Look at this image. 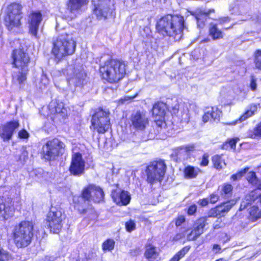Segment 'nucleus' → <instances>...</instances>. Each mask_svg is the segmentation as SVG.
<instances>
[{"label":"nucleus","mask_w":261,"mask_h":261,"mask_svg":"<svg viewBox=\"0 0 261 261\" xmlns=\"http://www.w3.org/2000/svg\"><path fill=\"white\" fill-rule=\"evenodd\" d=\"M184 18L179 15L168 14L162 17L157 22L158 33L164 37H169L175 41L180 39L184 29Z\"/></svg>","instance_id":"1"},{"label":"nucleus","mask_w":261,"mask_h":261,"mask_svg":"<svg viewBox=\"0 0 261 261\" xmlns=\"http://www.w3.org/2000/svg\"><path fill=\"white\" fill-rule=\"evenodd\" d=\"M126 65L121 60L111 59L107 61L99 68L102 79L113 83L122 79L126 73Z\"/></svg>","instance_id":"2"},{"label":"nucleus","mask_w":261,"mask_h":261,"mask_svg":"<svg viewBox=\"0 0 261 261\" xmlns=\"http://www.w3.org/2000/svg\"><path fill=\"white\" fill-rule=\"evenodd\" d=\"M11 57L14 66L21 71L15 72L13 75V82L14 83L21 84L26 80L28 66L30 62L28 55L22 49H16L13 50Z\"/></svg>","instance_id":"3"},{"label":"nucleus","mask_w":261,"mask_h":261,"mask_svg":"<svg viewBox=\"0 0 261 261\" xmlns=\"http://www.w3.org/2000/svg\"><path fill=\"white\" fill-rule=\"evenodd\" d=\"M75 47L76 43L71 35L62 34L53 42L51 52L56 59L60 60L73 54Z\"/></svg>","instance_id":"4"},{"label":"nucleus","mask_w":261,"mask_h":261,"mask_svg":"<svg viewBox=\"0 0 261 261\" xmlns=\"http://www.w3.org/2000/svg\"><path fill=\"white\" fill-rule=\"evenodd\" d=\"M34 224L31 221H23L15 226L13 231L14 242L18 248L28 246L33 237Z\"/></svg>","instance_id":"5"},{"label":"nucleus","mask_w":261,"mask_h":261,"mask_svg":"<svg viewBox=\"0 0 261 261\" xmlns=\"http://www.w3.org/2000/svg\"><path fill=\"white\" fill-rule=\"evenodd\" d=\"M21 6L17 3H12L8 6L5 23L9 31L16 32L21 27Z\"/></svg>","instance_id":"6"},{"label":"nucleus","mask_w":261,"mask_h":261,"mask_svg":"<svg viewBox=\"0 0 261 261\" xmlns=\"http://www.w3.org/2000/svg\"><path fill=\"white\" fill-rule=\"evenodd\" d=\"M64 146L58 139L49 140L42 147V155L46 160H54L63 153Z\"/></svg>","instance_id":"7"},{"label":"nucleus","mask_w":261,"mask_h":261,"mask_svg":"<svg viewBox=\"0 0 261 261\" xmlns=\"http://www.w3.org/2000/svg\"><path fill=\"white\" fill-rule=\"evenodd\" d=\"M166 166L163 161L151 162L146 169L147 180L148 182L153 184L161 181L165 175Z\"/></svg>","instance_id":"8"},{"label":"nucleus","mask_w":261,"mask_h":261,"mask_svg":"<svg viewBox=\"0 0 261 261\" xmlns=\"http://www.w3.org/2000/svg\"><path fill=\"white\" fill-rule=\"evenodd\" d=\"M109 111L99 109L93 115L92 124L94 128L99 133H105L108 131L110 126Z\"/></svg>","instance_id":"9"},{"label":"nucleus","mask_w":261,"mask_h":261,"mask_svg":"<svg viewBox=\"0 0 261 261\" xmlns=\"http://www.w3.org/2000/svg\"><path fill=\"white\" fill-rule=\"evenodd\" d=\"M63 219L61 211L52 207L48 213L46 219V224L50 231L58 233L62 227Z\"/></svg>","instance_id":"10"},{"label":"nucleus","mask_w":261,"mask_h":261,"mask_svg":"<svg viewBox=\"0 0 261 261\" xmlns=\"http://www.w3.org/2000/svg\"><path fill=\"white\" fill-rule=\"evenodd\" d=\"M130 126L138 131L144 130L149 125V118L145 112L137 111L130 117Z\"/></svg>","instance_id":"11"},{"label":"nucleus","mask_w":261,"mask_h":261,"mask_svg":"<svg viewBox=\"0 0 261 261\" xmlns=\"http://www.w3.org/2000/svg\"><path fill=\"white\" fill-rule=\"evenodd\" d=\"M42 21V14L40 11H32L28 16L29 33L37 38V34L40 24Z\"/></svg>","instance_id":"12"},{"label":"nucleus","mask_w":261,"mask_h":261,"mask_svg":"<svg viewBox=\"0 0 261 261\" xmlns=\"http://www.w3.org/2000/svg\"><path fill=\"white\" fill-rule=\"evenodd\" d=\"M85 166V162L82 154L79 152L73 153L69 167L70 173L75 176H80L84 172Z\"/></svg>","instance_id":"13"},{"label":"nucleus","mask_w":261,"mask_h":261,"mask_svg":"<svg viewBox=\"0 0 261 261\" xmlns=\"http://www.w3.org/2000/svg\"><path fill=\"white\" fill-rule=\"evenodd\" d=\"M0 218L7 220L12 217L14 213V207L12 200L10 197H0Z\"/></svg>","instance_id":"14"},{"label":"nucleus","mask_w":261,"mask_h":261,"mask_svg":"<svg viewBox=\"0 0 261 261\" xmlns=\"http://www.w3.org/2000/svg\"><path fill=\"white\" fill-rule=\"evenodd\" d=\"M110 0H99L96 4L94 5L93 13L98 19H106L110 13Z\"/></svg>","instance_id":"15"},{"label":"nucleus","mask_w":261,"mask_h":261,"mask_svg":"<svg viewBox=\"0 0 261 261\" xmlns=\"http://www.w3.org/2000/svg\"><path fill=\"white\" fill-rule=\"evenodd\" d=\"M19 126L18 121L12 120L0 126V137L4 141L10 140L15 130Z\"/></svg>","instance_id":"16"},{"label":"nucleus","mask_w":261,"mask_h":261,"mask_svg":"<svg viewBox=\"0 0 261 261\" xmlns=\"http://www.w3.org/2000/svg\"><path fill=\"white\" fill-rule=\"evenodd\" d=\"M111 196L114 202L119 205H126L130 200L129 193L120 189L113 190Z\"/></svg>","instance_id":"17"},{"label":"nucleus","mask_w":261,"mask_h":261,"mask_svg":"<svg viewBox=\"0 0 261 261\" xmlns=\"http://www.w3.org/2000/svg\"><path fill=\"white\" fill-rule=\"evenodd\" d=\"M166 110V105L163 102H156L153 106L152 114L159 126H161L163 123Z\"/></svg>","instance_id":"18"},{"label":"nucleus","mask_w":261,"mask_h":261,"mask_svg":"<svg viewBox=\"0 0 261 261\" xmlns=\"http://www.w3.org/2000/svg\"><path fill=\"white\" fill-rule=\"evenodd\" d=\"M206 224V219L204 217L197 220L193 226V230L188 234L187 240L188 241L195 240L203 232V228Z\"/></svg>","instance_id":"19"},{"label":"nucleus","mask_w":261,"mask_h":261,"mask_svg":"<svg viewBox=\"0 0 261 261\" xmlns=\"http://www.w3.org/2000/svg\"><path fill=\"white\" fill-rule=\"evenodd\" d=\"M48 107L50 113L53 114H56L63 118L67 115V110L64 107V104L62 102L52 101L49 104Z\"/></svg>","instance_id":"20"},{"label":"nucleus","mask_w":261,"mask_h":261,"mask_svg":"<svg viewBox=\"0 0 261 261\" xmlns=\"http://www.w3.org/2000/svg\"><path fill=\"white\" fill-rule=\"evenodd\" d=\"M86 77V74L83 70L75 69L73 76L68 79L70 84L75 86H81L83 85Z\"/></svg>","instance_id":"21"},{"label":"nucleus","mask_w":261,"mask_h":261,"mask_svg":"<svg viewBox=\"0 0 261 261\" xmlns=\"http://www.w3.org/2000/svg\"><path fill=\"white\" fill-rule=\"evenodd\" d=\"M220 111L217 108H208L202 117V120L204 123L208 121L218 120L220 117Z\"/></svg>","instance_id":"22"},{"label":"nucleus","mask_w":261,"mask_h":261,"mask_svg":"<svg viewBox=\"0 0 261 261\" xmlns=\"http://www.w3.org/2000/svg\"><path fill=\"white\" fill-rule=\"evenodd\" d=\"M258 105L257 104H252L249 107H248L246 112L240 117V118L238 120H236V121H232L230 123H227V124L234 125H236L238 121L241 122L243 121H245L247 118L250 117L252 115L254 114V113L257 110V106Z\"/></svg>","instance_id":"23"},{"label":"nucleus","mask_w":261,"mask_h":261,"mask_svg":"<svg viewBox=\"0 0 261 261\" xmlns=\"http://www.w3.org/2000/svg\"><path fill=\"white\" fill-rule=\"evenodd\" d=\"M236 203V201L235 200H231L217 206L214 210L216 213L215 216H223L225 213H227Z\"/></svg>","instance_id":"24"},{"label":"nucleus","mask_w":261,"mask_h":261,"mask_svg":"<svg viewBox=\"0 0 261 261\" xmlns=\"http://www.w3.org/2000/svg\"><path fill=\"white\" fill-rule=\"evenodd\" d=\"M259 189L257 188L255 190L252 191L248 193L245 197L246 202L243 201L241 204V208H245L247 205L251 204V202L259 200L261 193L259 192Z\"/></svg>","instance_id":"25"},{"label":"nucleus","mask_w":261,"mask_h":261,"mask_svg":"<svg viewBox=\"0 0 261 261\" xmlns=\"http://www.w3.org/2000/svg\"><path fill=\"white\" fill-rule=\"evenodd\" d=\"M159 255V251L156 247L151 244L146 246L144 256L149 261H156Z\"/></svg>","instance_id":"26"},{"label":"nucleus","mask_w":261,"mask_h":261,"mask_svg":"<svg viewBox=\"0 0 261 261\" xmlns=\"http://www.w3.org/2000/svg\"><path fill=\"white\" fill-rule=\"evenodd\" d=\"M87 3V0H68L67 8L71 12H74L80 10Z\"/></svg>","instance_id":"27"},{"label":"nucleus","mask_w":261,"mask_h":261,"mask_svg":"<svg viewBox=\"0 0 261 261\" xmlns=\"http://www.w3.org/2000/svg\"><path fill=\"white\" fill-rule=\"evenodd\" d=\"M232 189L233 187L230 184H224L219 187L218 191L222 198L227 199L231 196Z\"/></svg>","instance_id":"28"},{"label":"nucleus","mask_w":261,"mask_h":261,"mask_svg":"<svg viewBox=\"0 0 261 261\" xmlns=\"http://www.w3.org/2000/svg\"><path fill=\"white\" fill-rule=\"evenodd\" d=\"M194 148L193 145L181 146L177 148L176 153L178 158L185 159L188 158L190 152L194 150Z\"/></svg>","instance_id":"29"},{"label":"nucleus","mask_w":261,"mask_h":261,"mask_svg":"<svg viewBox=\"0 0 261 261\" xmlns=\"http://www.w3.org/2000/svg\"><path fill=\"white\" fill-rule=\"evenodd\" d=\"M214 10H210L208 11L197 12L195 15V18L197 20V26L199 28H202L204 25V21L206 20L208 15L211 12H213Z\"/></svg>","instance_id":"30"},{"label":"nucleus","mask_w":261,"mask_h":261,"mask_svg":"<svg viewBox=\"0 0 261 261\" xmlns=\"http://www.w3.org/2000/svg\"><path fill=\"white\" fill-rule=\"evenodd\" d=\"M90 188H91L92 192L93 200L95 202H99L102 201L104 197V193L100 187L94 185H93V187H91Z\"/></svg>","instance_id":"31"},{"label":"nucleus","mask_w":261,"mask_h":261,"mask_svg":"<svg viewBox=\"0 0 261 261\" xmlns=\"http://www.w3.org/2000/svg\"><path fill=\"white\" fill-rule=\"evenodd\" d=\"M210 36L214 40L219 39L223 38L222 32L217 28L216 24L211 23L209 28Z\"/></svg>","instance_id":"32"},{"label":"nucleus","mask_w":261,"mask_h":261,"mask_svg":"<svg viewBox=\"0 0 261 261\" xmlns=\"http://www.w3.org/2000/svg\"><path fill=\"white\" fill-rule=\"evenodd\" d=\"M200 170L197 168H194L189 166L184 170L185 176L187 178H194L196 177Z\"/></svg>","instance_id":"33"},{"label":"nucleus","mask_w":261,"mask_h":261,"mask_svg":"<svg viewBox=\"0 0 261 261\" xmlns=\"http://www.w3.org/2000/svg\"><path fill=\"white\" fill-rule=\"evenodd\" d=\"M247 180L252 185L257 187V188H261L260 181L257 178L255 173L254 172H250L247 175Z\"/></svg>","instance_id":"34"},{"label":"nucleus","mask_w":261,"mask_h":261,"mask_svg":"<svg viewBox=\"0 0 261 261\" xmlns=\"http://www.w3.org/2000/svg\"><path fill=\"white\" fill-rule=\"evenodd\" d=\"M212 162L215 168L217 169H221L226 166L224 161L221 156L218 155H216L213 157Z\"/></svg>","instance_id":"35"},{"label":"nucleus","mask_w":261,"mask_h":261,"mask_svg":"<svg viewBox=\"0 0 261 261\" xmlns=\"http://www.w3.org/2000/svg\"><path fill=\"white\" fill-rule=\"evenodd\" d=\"M190 248V246H185L179 251H178L171 259L170 261H179L189 251Z\"/></svg>","instance_id":"36"},{"label":"nucleus","mask_w":261,"mask_h":261,"mask_svg":"<svg viewBox=\"0 0 261 261\" xmlns=\"http://www.w3.org/2000/svg\"><path fill=\"white\" fill-rule=\"evenodd\" d=\"M249 213L252 221H255L261 218V210H259L258 207L257 206H252L250 208Z\"/></svg>","instance_id":"37"},{"label":"nucleus","mask_w":261,"mask_h":261,"mask_svg":"<svg viewBox=\"0 0 261 261\" xmlns=\"http://www.w3.org/2000/svg\"><path fill=\"white\" fill-rule=\"evenodd\" d=\"M49 85V80L46 75L42 74L39 81L37 84V86L41 90H44Z\"/></svg>","instance_id":"38"},{"label":"nucleus","mask_w":261,"mask_h":261,"mask_svg":"<svg viewBox=\"0 0 261 261\" xmlns=\"http://www.w3.org/2000/svg\"><path fill=\"white\" fill-rule=\"evenodd\" d=\"M91 187H93V185H89L83 190L82 194L83 199L87 201L93 200L92 192L91 188H90Z\"/></svg>","instance_id":"39"},{"label":"nucleus","mask_w":261,"mask_h":261,"mask_svg":"<svg viewBox=\"0 0 261 261\" xmlns=\"http://www.w3.org/2000/svg\"><path fill=\"white\" fill-rule=\"evenodd\" d=\"M13 258L11 254L3 248L0 249V261H10Z\"/></svg>","instance_id":"40"},{"label":"nucleus","mask_w":261,"mask_h":261,"mask_svg":"<svg viewBox=\"0 0 261 261\" xmlns=\"http://www.w3.org/2000/svg\"><path fill=\"white\" fill-rule=\"evenodd\" d=\"M249 135L253 139L261 138V123H259L252 130H251Z\"/></svg>","instance_id":"41"},{"label":"nucleus","mask_w":261,"mask_h":261,"mask_svg":"<svg viewBox=\"0 0 261 261\" xmlns=\"http://www.w3.org/2000/svg\"><path fill=\"white\" fill-rule=\"evenodd\" d=\"M115 241L112 239H108L102 244V249L105 251H111L114 248Z\"/></svg>","instance_id":"42"},{"label":"nucleus","mask_w":261,"mask_h":261,"mask_svg":"<svg viewBox=\"0 0 261 261\" xmlns=\"http://www.w3.org/2000/svg\"><path fill=\"white\" fill-rule=\"evenodd\" d=\"M254 64L256 68L261 70V50H257L255 53Z\"/></svg>","instance_id":"43"},{"label":"nucleus","mask_w":261,"mask_h":261,"mask_svg":"<svg viewBox=\"0 0 261 261\" xmlns=\"http://www.w3.org/2000/svg\"><path fill=\"white\" fill-rule=\"evenodd\" d=\"M237 141V139H231L226 142V143L223 144V148L225 149H228L229 148L233 149H235Z\"/></svg>","instance_id":"44"},{"label":"nucleus","mask_w":261,"mask_h":261,"mask_svg":"<svg viewBox=\"0 0 261 261\" xmlns=\"http://www.w3.org/2000/svg\"><path fill=\"white\" fill-rule=\"evenodd\" d=\"M125 228L127 231L131 232L136 228V223L134 221L130 220L125 223Z\"/></svg>","instance_id":"45"},{"label":"nucleus","mask_w":261,"mask_h":261,"mask_svg":"<svg viewBox=\"0 0 261 261\" xmlns=\"http://www.w3.org/2000/svg\"><path fill=\"white\" fill-rule=\"evenodd\" d=\"M219 199V196L218 194H216L215 193L212 194L210 196V198L208 199L210 202L212 203H215L216 202L218 201Z\"/></svg>","instance_id":"46"},{"label":"nucleus","mask_w":261,"mask_h":261,"mask_svg":"<svg viewBox=\"0 0 261 261\" xmlns=\"http://www.w3.org/2000/svg\"><path fill=\"white\" fill-rule=\"evenodd\" d=\"M21 154L20 156L19 160L21 161H24L28 157V152L26 150V148L25 147H23L21 148Z\"/></svg>","instance_id":"47"},{"label":"nucleus","mask_w":261,"mask_h":261,"mask_svg":"<svg viewBox=\"0 0 261 261\" xmlns=\"http://www.w3.org/2000/svg\"><path fill=\"white\" fill-rule=\"evenodd\" d=\"M18 137L20 139H28L29 134L26 130L22 129L18 132Z\"/></svg>","instance_id":"48"},{"label":"nucleus","mask_w":261,"mask_h":261,"mask_svg":"<svg viewBox=\"0 0 261 261\" xmlns=\"http://www.w3.org/2000/svg\"><path fill=\"white\" fill-rule=\"evenodd\" d=\"M197 210V206L195 204L191 205L188 210V214L189 215H193Z\"/></svg>","instance_id":"49"},{"label":"nucleus","mask_w":261,"mask_h":261,"mask_svg":"<svg viewBox=\"0 0 261 261\" xmlns=\"http://www.w3.org/2000/svg\"><path fill=\"white\" fill-rule=\"evenodd\" d=\"M185 221V218L183 216H179L176 220L175 225L176 226H180Z\"/></svg>","instance_id":"50"},{"label":"nucleus","mask_w":261,"mask_h":261,"mask_svg":"<svg viewBox=\"0 0 261 261\" xmlns=\"http://www.w3.org/2000/svg\"><path fill=\"white\" fill-rule=\"evenodd\" d=\"M208 164V156L206 154H204L202 161L200 163V165L203 166H207Z\"/></svg>","instance_id":"51"},{"label":"nucleus","mask_w":261,"mask_h":261,"mask_svg":"<svg viewBox=\"0 0 261 261\" xmlns=\"http://www.w3.org/2000/svg\"><path fill=\"white\" fill-rule=\"evenodd\" d=\"M209 201H210L208 200V198H205L199 200L198 203L199 205H201L202 206H204L208 204Z\"/></svg>","instance_id":"52"},{"label":"nucleus","mask_w":261,"mask_h":261,"mask_svg":"<svg viewBox=\"0 0 261 261\" xmlns=\"http://www.w3.org/2000/svg\"><path fill=\"white\" fill-rule=\"evenodd\" d=\"M248 169H245L243 170H242L237 173L235 174L236 175H237V178H238V179H240L243 175L246 172L247 170H248Z\"/></svg>","instance_id":"53"},{"label":"nucleus","mask_w":261,"mask_h":261,"mask_svg":"<svg viewBox=\"0 0 261 261\" xmlns=\"http://www.w3.org/2000/svg\"><path fill=\"white\" fill-rule=\"evenodd\" d=\"M250 87L251 89L254 91L256 88V84L255 82V80L252 78L250 83Z\"/></svg>","instance_id":"54"},{"label":"nucleus","mask_w":261,"mask_h":261,"mask_svg":"<svg viewBox=\"0 0 261 261\" xmlns=\"http://www.w3.org/2000/svg\"><path fill=\"white\" fill-rule=\"evenodd\" d=\"M213 251H215L216 253H218L221 250V247L219 245L215 244L213 246Z\"/></svg>","instance_id":"55"},{"label":"nucleus","mask_w":261,"mask_h":261,"mask_svg":"<svg viewBox=\"0 0 261 261\" xmlns=\"http://www.w3.org/2000/svg\"><path fill=\"white\" fill-rule=\"evenodd\" d=\"M2 35H3V29H2V27L0 26V42L1 43H2L3 41V37H2Z\"/></svg>","instance_id":"56"},{"label":"nucleus","mask_w":261,"mask_h":261,"mask_svg":"<svg viewBox=\"0 0 261 261\" xmlns=\"http://www.w3.org/2000/svg\"><path fill=\"white\" fill-rule=\"evenodd\" d=\"M183 236L184 235H182L181 234H178L175 237L174 240H177L180 239L183 237Z\"/></svg>","instance_id":"57"},{"label":"nucleus","mask_w":261,"mask_h":261,"mask_svg":"<svg viewBox=\"0 0 261 261\" xmlns=\"http://www.w3.org/2000/svg\"><path fill=\"white\" fill-rule=\"evenodd\" d=\"M231 179L233 180H237L238 179V178H237V175H236V174H233L231 176Z\"/></svg>","instance_id":"58"},{"label":"nucleus","mask_w":261,"mask_h":261,"mask_svg":"<svg viewBox=\"0 0 261 261\" xmlns=\"http://www.w3.org/2000/svg\"><path fill=\"white\" fill-rule=\"evenodd\" d=\"M153 1H155V2H160V3H165L166 2V0H153Z\"/></svg>","instance_id":"59"},{"label":"nucleus","mask_w":261,"mask_h":261,"mask_svg":"<svg viewBox=\"0 0 261 261\" xmlns=\"http://www.w3.org/2000/svg\"><path fill=\"white\" fill-rule=\"evenodd\" d=\"M228 20V17H224L222 19L223 22H225Z\"/></svg>","instance_id":"60"},{"label":"nucleus","mask_w":261,"mask_h":261,"mask_svg":"<svg viewBox=\"0 0 261 261\" xmlns=\"http://www.w3.org/2000/svg\"><path fill=\"white\" fill-rule=\"evenodd\" d=\"M216 261H225L224 259L223 258H220V259H219Z\"/></svg>","instance_id":"61"},{"label":"nucleus","mask_w":261,"mask_h":261,"mask_svg":"<svg viewBox=\"0 0 261 261\" xmlns=\"http://www.w3.org/2000/svg\"><path fill=\"white\" fill-rule=\"evenodd\" d=\"M136 96V95H135V96H133V97H130V98H135Z\"/></svg>","instance_id":"62"}]
</instances>
